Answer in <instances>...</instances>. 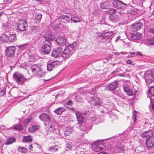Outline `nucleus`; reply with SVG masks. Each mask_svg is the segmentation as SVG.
Listing matches in <instances>:
<instances>
[{
	"label": "nucleus",
	"instance_id": "nucleus-58",
	"mask_svg": "<svg viewBox=\"0 0 154 154\" xmlns=\"http://www.w3.org/2000/svg\"><path fill=\"white\" fill-rule=\"evenodd\" d=\"M132 62L130 60H128L126 61V63L129 64H131Z\"/></svg>",
	"mask_w": 154,
	"mask_h": 154
},
{
	"label": "nucleus",
	"instance_id": "nucleus-59",
	"mask_svg": "<svg viewBox=\"0 0 154 154\" xmlns=\"http://www.w3.org/2000/svg\"><path fill=\"white\" fill-rule=\"evenodd\" d=\"M137 55H139L140 56H142L143 54L140 52L137 51Z\"/></svg>",
	"mask_w": 154,
	"mask_h": 154
},
{
	"label": "nucleus",
	"instance_id": "nucleus-33",
	"mask_svg": "<svg viewBox=\"0 0 154 154\" xmlns=\"http://www.w3.org/2000/svg\"><path fill=\"white\" fill-rule=\"evenodd\" d=\"M39 127L38 125H34L28 129V131L30 132H33L34 131L38 129Z\"/></svg>",
	"mask_w": 154,
	"mask_h": 154
},
{
	"label": "nucleus",
	"instance_id": "nucleus-35",
	"mask_svg": "<svg viewBox=\"0 0 154 154\" xmlns=\"http://www.w3.org/2000/svg\"><path fill=\"white\" fill-rule=\"evenodd\" d=\"M59 149V147L56 145L52 146L48 149V150L49 151L55 152L57 151Z\"/></svg>",
	"mask_w": 154,
	"mask_h": 154
},
{
	"label": "nucleus",
	"instance_id": "nucleus-12",
	"mask_svg": "<svg viewBox=\"0 0 154 154\" xmlns=\"http://www.w3.org/2000/svg\"><path fill=\"white\" fill-rule=\"evenodd\" d=\"M48 127L50 128V131L54 133L58 134L59 130L57 128V125L55 122H52L48 125Z\"/></svg>",
	"mask_w": 154,
	"mask_h": 154
},
{
	"label": "nucleus",
	"instance_id": "nucleus-15",
	"mask_svg": "<svg viewBox=\"0 0 154 154\" xmlns=\"http://www.w3.org/2000/svg\"><path fill=\"white\" fill-rule=\"evenodd\" d=\"M143 24L141 22L136 23L132 25L131 29L133 32H136L140 29Z\"/></svg>",
	"mask_w": 154,
	"mask_h": 154
},
{
	"label": "nucleus",
	"instance_id": "nucleus-51",
	"mask_svg": "<svg viewBox=\"0 0 154 154\" xmlns=\"http://www.w3.org/2000/svg\"><path fill=\"white\" fill-rule=\"evenodd\" d=\"M26 44H24L22 45H20L19 46V47L21 50L24 49L26 46Z\"/></svg>",
	"mask_w": 154,
	"mask_h": 154
},
{
	"label": "nucleus",
	"instance_id": "nucleus-9",
	"mask_svg": "<svg viewBox=\"0 0 154 154\" xmlns=\"http://www.w3.org/2000/svg\"><path fill=\"white\" fill-rule=\"evenodd\" d=\"M92 149L95 152H99L103 150L104 146L100 143H94L91 145Z\"/></svg>",
	"mask_w": 154,
	"mask_h": 154
},
{
	"label": "nucleus",
	"instance_id": "nucleus-14",
	"mask_svg": "<svg viewBox=\"0 0 154 154\" xmlns=\"http://www.w3.org/2000/svg\"><path fill=\"white\" fill-rule=\"evenodd\" d=\"M60 62L57 61L52 62L51 63L48 62L47 64V69L50 71L53 70L54 67L59 65Z\"/></svg>",
	"mask_w": 154,
	"mask_h": 154
},
{
	"label": "nucleus",
	"instance_id": "nucleus-19",
	"mask_svg": "<svg viewBox=\"0 0 154 154\" xmlns=\"http://www.w3.org/2000/svg\"><path fill=\"white\" fill-rule=\"evenodd\" d=\"M95 91L94 90L91 91H90L87 92L86 94V95L88 99L90 98V100H92L94 97H96L95 96Z\"/></svg>",
	"mask_w": 154,
	"mask_h": 154
},
{
	"label": "nucleus",
	"instance_id": "nucleus-13",
	"mask_svg": "<svg viewBox=\"0 0 154 154\" xmlns=\"http://www.w3.org/2000/svg\"><path fill=\"white\" fill-rule=\"evenodd\" d=\"M145 79L147 85H150L154 80V77L152 73L150 74H146L145 75Z\"/></svg>",
	"mask_w": 154,
	"mask_h": 154
},
{
	"label": "nucleus",
	"instance_id": "nucleus-42",
	"mask_svg": "<svg viewBox=\"0 0 154 154\" xmlns=\"http://www.w3.org/2000/svg\"><path fill=\"white\" fill-rule=\"evenodd\" d=\"M23 128V126L21 124H19L15 126L14 128V129L15 130L20 131L22 130Z\"/></svg>",
	"mask_w": 154,
	"mask_h": 154
},
{
	"label": "nucleus",
	"instance_id": "nucleus-20",
	"mask_svg": "<svg viewBox=\"0 0 154 154\" xmlns=\"http://www.w3.org/2000/svg\"><path fill=\"white\" fill-rule=\"evenodd\" d=\"M141 35L139 32H137L136 33H131L130 37L131 39L133 40H139L141 38Z\"/></svg>",
	"mask_w": 154,
	"mask_h": 154
},
{
	"label": "nucleus",
	"instance_id": "nucleus-52",
	"mask_svg": "<svg viewBox=\"0 0 154 154\" xmlns=\"http://www.w3.org/2000/svg\"><path fill=\"white\" fill-rule=\"evenodd\" d=\"M123 89L124 90V91L126 92L128 91L129 89V88L127 86H124L123 87Z\"/></svg>",
	"mask_w": 154,
	"mask_h": 154
},
{
	"label": "nucleus",
	"instance_id": "nucleus-22",
	"mask_svg": "<svg viewBox=\"0 0 154 154\" xmlns=\"http://www.w3.org/2000/svg\"><path fill=\"white\" fill-rule=\"evenodd\" d=\"M30 30L31 34L32 35H34L39 31V28L38 26H34L32 27Z\"/></svg>",
	"mask_w": 154,
	"mask_h": 154
},
{
	"label": "nucleus",
	"instance_id": "nucleus-3",
	"mask_svg": "<svg viewBox=\"0 0 154 154\" xmlns=\"http://www.w3.org/2000/svg\"><path fill=\"white\" fill-rule=\"evenodd\" d=\"M51 45L50 42L48 41H45L43 42L42 45V51L45 54H49L51 51Z\"/></svg>",
	"mask_w": 154,
	"mask_h": 154
},
{
	"label": "nucleus",
	"instance_id": "nucleus-8",
	"mask_svg": "<svg viewBox=\"0 0 154 154\" xmlns=\"http://www.w3.org/2000/svg\"><path fill=\"white\" fill-rule=\"evenodd\" d=\"M63 48L61 47H57L53 49L51 53L52 56L54 58L60 57Z\"/></svg>",
	"mask_w": 154,
	"mask_h": 154
},
{
	"label": "nucleus",
	"instance_id": "nucleus-50",
	"mask_svg": "<svg viewBox=\"0 0 154 154\" xmlns=\"http://www.w3.org/2000/svg\"><path fill=\"white\" fill-rule=\"evenodd\" d=\"M100 13V11L98 10H95L93 12V14L95 16L98 15Z\"/></svg>",
	"mask_w": 154,
	"mask_h": 154
},
{
	"label": "nucleus",
	"instance_id": "nucleus-43",
	"mask_svg": "<svg viewBox=\"0 0 154 154\" xmlns=\"http://www.w3.org/2000/svg\"><path fill=\"white\" fill-rule=\"evenodd\" d=\"M73 130L72 129L71 127H68L66 128V133L67 135L69 134Z\"/></svg>",
	"mask_w": 154,
	"mask_h": 154
},
{
	"label": "nucleus",
	"instance_id": "nucleus-10",
	"mask_svg": "<svg viewBox=\"0 0 154 154\" xmlns=\"http://www.w3.org/2000/svg\"><path fill=\"white\" fill-rule=\"evenodd\" d=\"M57 44L62 47H66V39L64 36H59L56 39Z\"/></svg>",
	"mask_w": 154,
	"mask_h": 154
},
{
	"label": "nucleus",
	"instance_id": "nucleus-2",
	"mask_svg": "<svg viewBox=\"0 0 154 154\" xmlns=\"http://www.w3.org/2000/svg\"><path fill=\"white\" fill-rule=\"evenodd\" d=\"M32 72L34 75H35L38 77H42L45 75V72L42 70L41 66L37 64H34L32 65L30 69L28 71V74L31 76H32V75L29 74V72Z\"/></svg>",
	"mask_w": 154,
	"mask_h": 154
},
{
	"label": "nucleus",
	"instance_id": "nucleus-26",
	"mask_svg": "<svg viewBox=\"0 0 154 154\" xmlns=\"http://www.w3.org/2000/svg\"><path fill=\"white\" fill-rule=\"evenodd\" d=\"M8 33L7 34H3L0 37V40L3 42H8Z\"/></svg>",
	"mask_w": 154,
	"mask_h": 154
},
{
	"label": "nucleus",
	"instance_id": "nucleus-62",
	"mask_svg": "<svg viewBox=\"0 0 154 154\" xmlns=\"http://www.w3.org/2000/svg\"><path fill=\"white\" fill-rule=\"evenodd\" d=\"M97 154H108L106 153L105 152H99V153H98Z\"/></svg>",
	"mask_w": 154,
	"mask_h": 154
},
{
	"label": "nucleus",
	"instance_id": "nucleus-17",
	"mask_svg": "<svg viewBox=\"0 0 154 154\" xmlns=\"http://www.w3.org/2000/svg\"><path fill=\"white\" fill-rule=\"evenodd\" d=\"M75 114L78 121L77 125L79 124L80 125H82L83 122V117L82 114L78 112H76Z\"/></svg>",
	"mask_w": 154,
	"mask_h": 154
},
{
	"label": "nucleus",
	"instance_id": "nucleus-41",
	"mask_svg": "<svg viewBox=\"0 0 154 154\" xmlns=\"http://www.w3.org/2000/svg\"><path fill=\"white\" fill-rule=\"evenodd\" d=\"M149 93L151 96L154 97V85L150 87L149 90Z\"/></svg>",
	"mask_w": 154,
	"mask_h": 154
},
{
	"label": "nucleus",
	"instance_id": "nucleus-37",
	"mask_svg": "<svg viewBox=\"0 0 154 154\" xmlns=\"http://www.w3.org/2000/svg\"><path fill=\"white\" fill-rule=\"evenodd\" d=\"M82 95L81 94H80V95H76L75 97V100L77 102H83V100L82 98Z\"/></svg>",
	"mask_w": 154,
	"mask_h": 154
},
{
	"label": "nucleus",
	"instance_id": "nucleus-11",
	"mask_svg": "<svg viewBox=\"0 0 154 154\" xmlns=\"http://www.w3.org/2000/svg\"><path fill=\"white\" fill-rule=\"evenodd\" d=\"M15 48L14 46H9L5 50L6 56L7 57H12L15 53Z\"/></svg>",
	"mask_w": 154,
	"mask_h": 154
},
{
	"label": "nucleus",
	"instance_id": "nucleus-49",
	"mask_svg": "<svg viewBox=\"0 0 154 154\" xmlns=\"http://www.w3.org/2000/svg\"><path fill=\"white\" fill-rule=\"evenodd\" d=\"M127 95L128 96H132L133 95V93L132 92L131 90L130 89H129L128 91L127 92H126Z\"/></svg>",
	"mask_w": 154,
	"mask_h": 154
},
{
	"label": "nucleus",
	"instance_id": "nucleus-48",
	"mask_svg": "<svg viewBox=\"0 0 154 154\" xmlns=\"http://www.w3.org/2000/svg\"><path fill=\"white\" fill-rule=\"evenodd\" d=\"M30 119H28L25 120L23 123L24 125L25 126L27 125L28 123L30 122Z\"/></svg>",
	"mask_w": 154,
	"mask_h": 154
},
{
	"label": "nucleus",
	"instance_id": "nucleus-4",
	"mask_svg": "<svg viewBox=\"0 0 154 154\" xmlns=\"http://www.w3.org/2000/svg\"><path fill=\"white\" fill-rule=\"evenodd\" d=\"M13 77L17 83H21L22 84H23L27 80L22 74L17 72L13 74Z\"/></svg>",
	"mask_w": 154,
	"mask_h": 154
},
{
	"label": "nucleus",
	"instance_id": "nucleus-5",
	"mask_svg": "<svg viewBox=\"0 0 154 154\" xmlns=\"http://www.w3.org/2000/svg\"><path fill=\"white\" fill-rule=\"evenodd\" d=\"M28 23L26 22L25 19H20L17 23V27L21 31H24L26 30V27L28 26Z\"/></svg>",
	"mask_w": 154,
	"mask_h": 154
},
{
	"label": "nucleus",
	"instance_id": "nucleus-56",
	"mask_svg": "<svg viewBox=\"0 0 154 154\" xmlns=\"http://www.w3.org/2000/svg\"><path fill=\"white\" fill-rule=\"evenodd\" d=\"M135 53H132L129 54L128 56V57L129 58H131L132 57L134 56V55Z\"/></svg>",
	"mask_w": 154,
	"mask_h": 154
},
{
	"label": "nucleus",
	"instance_id": "nucleus-40",
	"mask_svg": "<svg viewBox=\"0 0 154 154\" xmlns=\"http://www.w3.org/2000/svg\"><path fill=\"white\" fill-rule=\"evenodd\" d=\"M18 151L22 153H26L27 151V149L24 147L19 146L18 149Z\"/></svg>",
	"mask_w": 154,
	"mask_h": 154
},
{
	"label": "nucleus",
	"instance_id": "nucleus-34",
	"mask_svg": "<svg viewBox=\"0 0 154 154\" xmlns=\"http://www.w3.org/2000/svg\"><path fill=\"white\" fill-rule=\"evenodd\" d=\"M100 7L102 9H107L109 7V4L106 2H103L100 5Z\"/></svg>",
	"mask_w": 154,
	"mask_h": 154
},
{
	"label": "nucleus",
	"instance_id": "nucleus-36",
	"mask_svg": "<svg viewBox=\"0 0 154 154\" xmlns=\"http://www.w3.org/2000/svg\"><path fill=\"white\" fill-rule=\"evenodd\" d=\"M80 20V18L78 16H74L71 18V23L72 21L75 23L79 22Z\"/></svg>",
	"mask_w": 154,
	"mask_h": 154
},
{
	"label": "nucleus",
	"instance_id": "nucleus-46",
	"mask_svg": "<svg viewBox=\"0 0 154 154\" xmlns=\"http://www.w3.org/2000/svg\"><path fill=\"white\" fill-rule=\"evenodd\" d=\"M116 11V10L113 9H109L107 11L109 14H114Z\"/></svg>",
	"mask_w": 154,
	"mask_h": 154
},
{
	"label": "nucleus",
	"instance_id": "nucleus-21",
	"mask_svg": "<svg viewBox=\"0 0 154 154\" xmlns=\"http://www.w3.org/2000/svg\"><path fill=\"white\" fill-rule=\"evenodd\" d=\"M153 135V132L150 131H148L144 132L142 134L143 137L147 139L149 138L150 137H152Z\"/></svg>",
	"mask_w": 154,
	"mask_h": 154
},
{
	"label": "nucleus",
	"instance_id": "nucleus-44",
	"mask_svg": "<svg viewBox=\"0 0 154 154\" xmlns=\"http://www.w3.org/2000/svg\"><path fill=\"white\" fill-rule=\"evenodd\" d=\"M42 15L39 14L36 15L35 17V20H36V22H39L41 20L42 17Z\"/></svg>",
	"mask_w": 154,
	"mask_h": 154
},
{
	"label": "nucleus",
	"instance_id": "nucleus-45",
	"mask_svg": "<svg viewBox=\"0 0 154 154\" xmlns=\"http://www.w3.org/2000/svg\"><path fill=\"white\" fill-rule=\"evenodd\" d=\"M136 113H137V112L135 111H133V115L132 116V118L134 122H136Z\"/></svg>",
	"mask_w": 154,
	"mask_h": 154
},
{
	"label": "nucleus",
	"instance_id": "nucleus-55",
	"mask_svg": "<svg viewBox=\"0 0 154 154\" xmlns=\"http://www.w3.org/2000/svg\"><path fill=\"white\" fill-rule=\"evenodd\" d=\"M72 101L71 100H69L66 102V104L68 105H70L72 104Z\"/></svg>",
	"mask_w": 154,
	"mask_h": 154
},
{
	"label": "nucleus",
	"instance_id": "nucleus-64",
	"mask_svg": "<svg viewBox=\"0 0 154 154\" xmlns=\"http://www.w3.org/2000/svg\"><path fill=\"white\" fill-rule=\"evenodd\" d=\"M36 1H37L40 2H43L45 1V0H35Z\"/></svg>",
	"mask_w": 154,
	"mask_h": 154
},
{
	"label": "nucleus",
	"instance_id": "nucleus-54",
	"mask_svg": "<svg viewBox=\"0 0 154 154\" xmlns=\"http://www.w3.org/2000/svg\"><path fill=\"white\" fill-rule=\"evenodd\" d=\"M149 31L150 33L154 35V27L150 28L149 30Z\"/></svg>",
	"mask_w": 154,
	"mask_h": 154
},
{
	"label": "nucleus",
	"instance_id": "nucleus-38",
	"mask_svg": "<svg viewBox=\"0 0 154 154\" xmlns=\"http://www.w3.org/2000/svg\"><path fill=\"white\" fill-rule=\"evenodd\" d=\"M15 140L13 138H10L8 139L5 143V144L6 145L10 144L15 141Z\"/></svg>",
	"mask_w": 154,
	"mask_h": 154
},
{
	"label": "nucleus",
	"instance_id": "nucleus-18",
	"mask_svg": "<svg viewBox=\"0 0 154 154\" xmlns=\"http://www.w3.org/2000/svg\"><path fill=\"white\" fill-rule=\"evenodd\" d=\"M118 86L117 83L115 82H113L111 84H108L106 88L110 91H113L115 90L118 87Z\"/></svg>",
	"mask_w": 154,
	"mask_h": 154
},
{
	"label": "nucleus",
	"instance_id": "nucleus-61",
	"mask_svg": "<svg viewBox=\"0 0 154 154\" xmlns=\"http://www.w3.org/2000/svg\"><path fill=\"white\" fill-rule=\"evenodd\" d=\"M152 109L154 110V100L153 101V104L152 105Z\"/></svg>",
	"mask_w": 154,
	"mask_h": 154
},
{
	"label": "nucleus",
	"instance_id": "nucleus-28",
	"mask_svg": "<svg viewBox=\"0 0 154 154\" xmlns=\"http://www.w3.org/2000/svg\"><path fill=\"white\" fill-rule=\"evenodd\" d=\"M22 140L24 142H31L32 140V137L31 135L24 136Z\"/></svg>",
	"mask_w": 154,
	"mask_h": 154
},
{
	"label": "nucleus",
	"instance_id": "nucleus-31",
	"mask_svg": "<svg viewBox=\"0 0 154 154\" xmlns=\"http://www.w3.org/2000/svg\"><path fill=\"white\" fill-rule=\"evenodd\" d=\"M45 41H48L49 42L53 40L54 38V35L50 34L46 35L45 36Z\"/></svg>",
	"mask_w": 154,
	"mask_h": 154
},
{
	"label": "nucleus",
	"instance_id": "nucleus-24",
	"mask_svg": "<svg viewBox=\"0 0 154 154\" xmlns=\"http://www.w3.org/2000/svg\"><path fill=\"white\" fill-rule=\"evenodd\" d=\"M66 111V109L63 107L58 108L54 111V112L58 115H61L62 112Z\"/></svg>",
	"mask_w": 154,
	"mask_h": 154
},
{
	"label": "nucleus",
	"instance_id": "nucleus-7",
	"mask_svg": "<svg viewBox=\"0 0 154 154\" xmlns=\"http://www.w3.org/2000/svg\"><path fill=\"white\" fill-rule=\"evenodd\" d=\"M39 118L41 121L49 124L51 120V119L49 115L45 113H42L39 116Z\"/></svg>",
	"mask_w": 154,
	"mask_h": 154
},
{
	"label": "nucleus",
	"instance_id": "nucleus-47",
	"mask_svg": "<svg viewBox=\"0 0 154 154\" xmlns=\"http://www.w3.org/2000/svg\"><path fill=\"white\" fill-rule=\"evenodd\" d=\"M5 92V89L2 90L0 89V97L3 96Z\"/></svg>",
	"mask_w": 154,
	"mask_h": 154
},
{
	"label": "nucleus",
	"instance_id": "nucleus-63",
	"mask_svg": "<svg viewBox=\"0 0 154 154\" xmlns=\"http://www.w3.org/2000/svg\"><path fill=\"white\" fill-rule=\"evenodd\" d=\"M120 53H121V54H125V55H126L127 54H128L127 53L125 52H120Z\"/></svg>",
	"mask_w": 154,
	"mask_h": 154
},
{
	"label": "nucleus",
	"instance_id": "nucleus-53",
	"mask_svg": "<svg viewBox=\"0 0 154 154\" xmlns=\"http://www.w3.org/2000/svg\"><path fill=\"white\" fill-rule=\"evenodd\" d=\"M66 146L69 149H71L72 148V145L70 143H68L66 144Z\"/></svg>",
	"mask_w": 154,
	"mask_h": 154
},
{
	"label": "nucleus",
	"instance_id": "nucleus-39",
	"mask_svg": "<svg viewBox=\"0 0 154 154\" xmlns=\"http://www.w3.org/2000/svg\"><path fill=\"white\" fill-rule=\"evenodd\" d=\"M109 18L111 21H114L115 23L118 21L119 19V17L117 15L110 16Z\"/></svg>",
	"mask_w": 154,
	"mask_h": 154
},
{
	"label": "nucleus",
	"instance_id": "nucleus-60",
	"mask_svg": "<svg viewBox=\"0 0 154 154\" xmlns=\"http://www.w3.org/2000/svg\"><path fill=\"white\" fill-rule=\"evenodd\" d=\"M29 149L30 150H32L33 147L32 146V144L29 145Z\"/></svg>",
	"mask_w": 154,
	"mask_h": 154
},
{
	"label": "nucleus",
	"instance_id": "nucleus-1",
	"mask_svg": "<svg viewBox=\"0 0 154 154\" xmlns=\"http://www.w3.org/2000/svg\"><path fill=\"white\" fill-rule=\"evenodd\" d=\"M78 43L77 41L73 42L72 44H69L66 46L61 55V57L64 59L68 58L73 54V51L75 49Z\"/></svg>",
	"mask_w": 154,
	"mask_h": 154
},
{
	"label": "nucleus",
	"instance_id": "nucleus-30",
	"mask_svg": "<svg viewBox=\"0 0 154 154\" xmlns=\"http://www.w3.org/2000/svg\"><path fill=\"white\" fill-rule=\"evenodd\" d=\"M116 149L118 152H123L125 151V148L121 145H118L117 146H115Z\"/></svg>",
	"mask_w": 154,
	"mask_h": 154
},
{
	"label": "nucleus",
	"instance_id": "nucleus-27",
	"mask_svg": "<svg viewBox=\"0 0 154 154\" xmlns=\"http://www.w3.org/2000/svg\"><path fill=\"white\" fill-rule=\"evenodd\" d=\"M144 43L147 45H154V37L146 39L144 42Z\"/></svg>",
	"mask_w": 154,
	"mask_h": 154
},
{
	"label": "nucleus",
	"instance_id": "nucleus-32",
	"mask_svg": "<svg viewBox=\"0 0 154 154\" xmlns=\"http://www.w3.org/2000/svg\"><path fill=\"white\" fill-rule=\"evenodd\" d=\"M112 33L111 32H106L104 33L103 35L104 39H108L110 38L112 36Z\"/></svg>",
	"mask_w": 154,
	"mask_h": 154
},
{
	"label": "nucleus",
	"instance_id": "nucleus-25",
	"mask_svg": "<svg viewBox=\"0 0 154 154\" xmlns=\"http://www.w3.org/2000/svg\"><path fill=\"white\" fill-rule=\"evenodd\" d=\"M16 35L14 34H9L8 36V42H13L15 40Z\"/></svg>",
	"mask_w": 154,
	"mask_h": 154
},
{
	"label": "nucleus",
	"instance_id": "nucleus-57",
	"mask_svg": "<svg viewBox=\"0 0 154 154\" xmlns=\"http://www.w3.org/2000/svg\"><path fill=\"white\" fill-rule=\"evenodd\" d=\"M90 119L91 121H95L97 120V118L95 116H94V117H91Z\"/></svg>",
	"mask_w": 154,
	"mask_h": 154
},
{
	"label": "nucleus",
	"instance_id": "nucleus-16",
	"mask_svg": "<svg viewBox=\"0 0 154 154\" xmlns=\"http://www.w3.org/2000/svg\"><path fill=\"white\" fill-rule=\"evenodd\" d=\"M147 148H152L154 146V139L152 137L147 139L146 141Z\"/></svg>",
	"mask_w": 154,
	"mask_h": 154
},
{
	"label": "nucleus",
	"instance_id": "nucleus-29",
	"mask_svg": "<svg viewBox=\"0 0 154 154\" xmlns=\"http://www.w3.org/2000/svg\"><path fill=\"white\" fill-rule=\"evenodd\" d=\"M92 100L93 101V104L94 106H97L98 105V106L100 104V102L99 100V98L97 97H94V98L92 100H91V101Z\"/></svg>",
	"mask_w": 154,
	"mask_h": 154
},
{
	"label": "nucleus",
	"instance_id": "nucleus-23",
	"mask_svg": "<svg viewBox=\"0 0 154 154\" xmlns=\"http://www.w3.org/2000/svg\"><path fill=\"white\" fill-rule=\"evenodd\" d=\"M61 19V21L64 22H67V23H71V18L69 17H68L67 15H63L60 17Z\"/></svg>",
	"mask_w": 154,
	"mask_h": 154
},
{
	"label": "nucleus",
	"instance_id": "nucleus-6",
	"mask_svg": "<svg viewBox=\"0 0 154 154\" xmlns=\"http://www.w3.org/2000/svg\"><path fill=\"white\" fill-rule=\"evenodd\" d=\"M114 6L116 8L119 9H124L127 5V4L120 0H115L112 2Z\"/></svg>",
	"mask_w": 154,
	"mask_h": 154
}]
</instances>
